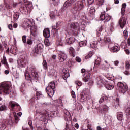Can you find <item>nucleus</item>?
<instances>
[{"mask_svg": "<svg viewBox=\"0 0 130 130\" xmlns=\"http://www.w3.org/2000/svg\"><path fill=\"white\" fill-rule=\"evenodd\" d=\"M29 72L32 77L30 75V73H29V72L26 71L25 72V77L26 80H27V81H30V82H32V79H34V80H36V81L38 80L39 75H38V72L36 70V67H35V66L32 65L29 68Z\"/></svg>", "mask_w": 130, "mask_h": 130, "instance_id": "1", "label": "nucleus"}, {"mask_svg": "<svg viewBox=\"0 0 130 130\" xmlns=\"http://www.w3.org/2000/svg\"><path fill=\"white\" fill-rule=\"evenodd\" d=\"M125 9H126V3H123L121 8L122 17L119 21V24L121 28H123L126 24V18H125Z\"/></svg>", "mask_w": 130, "mask_h": 130, "instance_id": "2", "label": "nucleus"}, {"mask_svg": "<svg viewBox=\"0 0 130 130\" xmlns=\"http://www.w3.org/2000/svg\"><path fill=\"white\" fill-rule=\"evenodd\" d=\"M83 8L84 3H83V1H78L73 6V8H71L70 12L73 14V15H76L78 12L82 11Z\"/></svg>", "mask_w": 130, "mask_h": 130, "instance_id": "3", "label": "nucleus"}, {"mask_svg": "<svg viewBox=\"0 0 130 130\" xmlns=\"http://www.w3.org/2000/svg\"><path fill=\"white\" fill-rule=\"evenodd\" d=\"M46 91L49 97H52L54 95V91H55V83L54 82H50L48 87L46 88Z\"/></svg>", "mask_w": 130, "mask_h": 130, "instance_id": "4", "label": "nucleus"}, {"mask_svg": "<svg viewBox=\"0 0 130 130\" xmlns=\"http://www.w3.org/2000/svg\"><path fill=\"white\" fill-rule=\"evenodd\" d=\"M1 90L4 94H6V95H8V94H10V92H11V90L10 89H11V85H10L8 82H3L1 83Z\"/></svg>", "mask_w": 130, "mask_h": 130, "instance_id": "5", "label": "nucleus"}, {"mask_svg": "<svg viewBox=\"0 0 130 130\" xmlns=\"http://www.w3.org/2000/svg\"><path fill=\"white\" fill-rule=\"evenodd\" d=\"M117 88L121 94H124L127 92V90H128V86L127 85L124 84L121 82H118Z\"/></svg>", "mask_w": 130, "mask_h": 130, "instance_id": "6", "label": "nucleus"}, {"mask_svg": "<svg viewBox=\"0 0 130 130\" xmlns=\"http://www.w3.org/2000/svg\"><path fill=\"white\" fill-rule=\"evenodd\" d=\"M43 50V45L42 43L38 44L35 48V50L32 51L34 56H37L38 54H40Z\"/></svg>", "mask_w": 130, "mask_h": 130, "instance_id": "7", "label": "nucleus"}, {"mask_svg": "<svg viewBox=\"0 0 130 130\" xmlns=\"http://www.w3.org/2000/svg\"><path fill=\"white\" fill-rule=\"evenodd\" d=\"M89 97V92H87V91L84 90L80 93V97L77 95V99L80 101V102H84L88 99Z\"/></svg>", "mask_w": 130, "mask_h": 130, "instance_id": "8", "label": "nucleus"}, {"mask_svg": "<svg viewBox=\"0 0 130 130\" xmlns=\"http://www.w3.org/2000/svg\"><path fill=\"white\" fill-rule=\"evenodd\" d=\"M100 19L101 21H104V23H105L111 20V16H109L108 14H106L105 12H102L100 16Z\"/></svg>", "mask_w": 130, "mask_h": 130, "instance_id": "9", "label": "nucleus"}, {"mask_svg": "<svg viewBox=\"0 0 130 130\" xmlns=\"http://www.w3.org/2000/svg\"><path fill=\"white\" fill-rule=\"evenodd\" d=\"M90 72L83 75V78H82V80L83 82H89L88 83L89 86H92L93 85V83L94 82L93 81V80H92V78H91V76H90Z\"/></svg>", "mask_w": 130, "mask_h": 130, "instance_id": "10", "label": "nucleus"}, {"mask_svg": "<svg viewBox=\"0 0 130 130\" xmlns=\"http://www.w3.org/2000/svg\"><path fill=\"white\" fill-rule=\"evenodd\" d=\"M70 27L71 29L75 30L72 34H73V35H77V34H78V31L80 30V24H79L78 22H72L70 24Z\"/></svg>", "mask_w": 130, "mask_h": 130, "instance_id": "11", "label": "nucleus"}, {"mask_svg": "<svg viewBox=\"0 0 130 130\" xmlns=\"http://www.w3.org/2000/svg\"><path fill=\"white\" fill-rule=\"evenodd\" d=\"M67 57L68 56L64 52L62 51H59L58 58L60 62H63Z\"/></svg>", "mask_w": 130, "mask_h": 130, "instance_id": "12", "label": "nucleus"}, {"mask_svg": "<svg viewBox=\"0 0 130 130\" xmlns=\"http://www.w3.org/2000/svg\"><path fill=\"white\" fill-rule=\"evenodd\" d=\"M96 83L99 87H103L106 84V81L102 79L101 77L98 76L96 79Z\"/></svg>", "mask_w": 130, "mask_h": 130, "instance_id": "13", "label": "nucleus"}, {"mask_svg": "<svg viewBox=\"0 0 130 130\" xmlns=\"http://www.w3.org/2000/svg\"><path fill=\"white\" fill-rule=\"evenodd\" d=\"M26 63V58L24 56L21 57L19 60H17L18 67L24 68V66Z\"/></svg>", "mask_w": 130, "mask_h": 130, "instance_id": "14", "label": "nucleus"}, {"mask_svg": "<svg viewBox=\"0 0 130 130\" xmlns=\"http://www.w3.org/2000/svg\"><path fill=\"white\" fill-rule=\"evenodd\" d=\"M20 11L23 15H27L28 14V8L25 4H21L20 8Z\"/></svg>", "mask_w": 130, "mask_h": 130, "instance_id": "15", "label": "nucleus"}, {"mask_svg": "<svg viewBox=\"0 0 130 130\" xmlns=\"http://www.w3.org/2000/svg\"><path fill=\"white\" fill-rule=\"evenodd\" d=\"M113 29H114L113 23H111L109 27H106L105 32L108 35H111L112 32H113Z\"/></svg>", "mask_w": 130, "mask_h": 130, "instance_id": "16", "label": "nucleus"}, {"mask_svg": "<svg viewBox=\"0 0 130 130\" xmlns=\"http://www.w3.org/2000/svg\"><path fill=\"white\" fill-rule=\"evenodd\" d=\"M76 2V0H67L63 5V8H69Z\"/></svg>", "mask_w": 130, "mask_h": 130, "instance_id": "17", "label": "nucleus"}, {"mask_svg": "<svg viewBox=\"0 0 130 130\" xmlns=\"http://www.w3.org/2000/svg\"><path fill=\"white\" fill-rule=\"evenodd\" d=\"M1 63H2V64H4L5 66L6 69H7V70H9V69H10V67H9V64H8V61H7V58L5 56V54L3 55V59L1 60Z\"/></svg>", "mask_w": 130, "mask_h": 130, "instance_id": "18", "label": "nucleus"}, {"mask_svg": "<svg viewBox=\"0 0 130 130\" xmlns=\"http://www.w3.org/2000/svg\"><path fill=\"white\" fill-rule=\"evenodd\" d=\"M40 114L42 116L41 117L42 118L41 120H43L44 121L46 119V117L48 116V113L46 111L40 112Z\"/></svg>", "mask_w": 130, "mask_h": 130, "instance_id": "19", "label": "nucleus"}, {"mask_svg": "<svg viewBox=\"0 0 130 130\" xmlns=\"http://www.w3.org/2000/svg\"><path fill=\"white\" fill-rule=\"evenodd\" d=\"M104 86L106 89H107V90H112L114 88V85L112 84V83H109L107 81H106Z\"/></svg>", "mask_w": 130, "mask_h": 130, "instance_id": "20", "label": "nucleus"}, {"mask_svg": "<svg viewBox=\"0 0 130 130\" xmlns=\"http://www.w3.org/2000/svg\"><path fill=\"white\" fill-rule=\"evenodd\" d=\"M64 118L66 120H71V113L67 110H64Z\"/></svg>", "mask_w": 130, "mask_h": 130, "instance_id": "21", "label": "nucleus"}, {"mask_svg": "<svg viewBox=\"0 0 130 130\" xmlns=\"http://www.w3.org/2000/svg\"><path fill=\"white\" fill-rule=\"evenodd\" d=\"M43 35L45 38H49L50 37V31L48 28L44 29Z\"/></svg>", "mask_w": 130, "mask_h": 130, "instance_id": "22", "label": "nucleus"}, {"mask_svg": "<svg viewBox=\"0 0 130 130\" xmlns=\"http://www.w3.org/2000/svg\"><path fill=\"white\" fill-rule=\"evenodd\" d=\"M76 39L74 37H71L66 40L67 44H73L75 42Z\"/></svg>", "mask_w": 130, "mask_h": 130, "instance_id": "23", "label": "nucleus"}, {"mask_svg": "<svg viewBox=\"0 0 130 130\" xmlns=\"http://www.w3.org/2000/svg\"><path fill=\"white\" fill-rule=\"evenodd\" d=\"M30 34L32 35L34 37H36V36H37V34H38V30L35 28H31Z\"/></svg>", "mask_w": 130, "mask_h": 130, "instance_id": "24", "label": "nucleus"}, {"mask_svg": "<svg viewBox=\"0 0 130 130\" xmlns=\"http://www.w3.org/2000/svg\"><path fill=\"white\" fill-rule=\"evenodd\" d=\"M19 18H20V13L18 12L14 13L13 16V21H18Z\"/></svg>", "mask_w": 130, "mask_h": 130, "instance_id": "25", "label": "nucleus"}, {"mask_svg": "<svg viewBox=\"0 0 130 130\" xmlns=\"http://www.w3.org/2000/svg\"><path fill=\"white\" fill-rule=\"evenodd\" d=\"M103 112L105 115L108 113V106L103 105L102 106Z\"/></svg>", "mask_w": 130, "mask_h": 130, "instance_id": "26", "label": "nucleus"}, {"mask_svg": "<svg viewBox=\"0 0 130 130\" xmlns=\"http://www.w3.org/2000/svg\"><path fill=\"white\" fill-rule=\"evenodd\" d=\"M69 51L71 56H73V57H75L76 56V53H75V49H74V48L70 47L69 49Z\"/></svg>", "mask_w": 130, "mask_h": 130, "instance_id": "27", "label": "nucleus"}, {"mask_svg": "<svg viewBox=\"0 0 130 130\" xmlns=\"http://www.w3.org/2000/svg\"><path fill=\"white\" fill-rule=\"evenodd\" d=\"M70 123H72V121L71 120H66V130H70V128H74L73 127H70Z\"/></svg>", "mask_w": 130, "mask_h": 130, "instance_id": "28", "label": "nucleus"}, {"mask_svg": "<svg viewBox=\"0 0 130 130\" xmlns=\"http://www.w3.org/2000/svg\"><path fill=\"white\" fill-rule=\"evenodd\" d=\"M117 119L118 120H120V121H121L122 119H123V113L122 112H119L117 113Z\"/></svg>", "mask_w": 130, "mask_h": 130, "instance_id": "29", "label": "nucleus"}, {"mask_svg": "<svg viewBox=\"0 0 130 130\" xmlns=\"http://www.w3.org/2000/svg\"><path fill=\"white\" fill-rule=\"evenodd\" d=\"M69 77H70V73L68 71L64 72V70H63V74L62 75L63 79L67 80Z\"/></svg>", "mask_w": 130, "mask_h": 130, "instance_id": "30", "label": "nucleus"}, {"mask_svg": "<svg viewBox=\"0 0 130 130\" xmlns=\"http://www.w3.org/2000/svg\"><path fill=\"white\" fill-rule=\"evenodd\" d=\"M9 105H10L11 108H14V107H15V106H19V104L17 103H16L15 102H14L13 101H11L9 102Z\"/></svg>", "mask_w": 130, "mask_h": 130, "instance_id": "31", "label": "nucleus"}, {"mask_svg": "<svg viewBox=\"0 0 130 130\" xmlns=\"http://www.w3.org/2000/svg\"><path fill=\"white\" fill-rule=\"evenodd\" d=\"M98 45V42L93 41V42L90 43V47L91 48H96L97 47V45Z\"/></svg>", "mask_w": 130, "mask_h": 130, "instance_id": "32", "label": "nucleus"}, {"mask_svg": "<svg viewBox=\"0 0 130 130\" xmlns=\"http://www.w3.org/2000/svg\"><path fill=\"white\" fill-rule=\"evenodd\" d=\"M100 62H101V61L100 60V59H97V60H95L94 63V67H93V69H97L98 66L100 64Z\"/></svg>", "mask_w": 130, "mask_h": 130, "instance_id": "33", "label": "nucleus"}, {"mask_svg": "<svg viewBox=\"0 0 130 130\" xmlns=\"http://www.w3.org/2000/svg\"><path fill=\"white\" fill-rule=\"evenodd\" d=\"M113 52H118L120 50V48H118V46H115L111 48Z\"/></svg>", "mask_w": 130, "mask_h": 130, "instance_id": "34", "label": "nucleus"}, {"mask_svg": "<svg viewBox=\"0 0 130 130\" xmlns=\"http://www.w3.org/2000/svg\"><path fill=\"white\" fill-rule=\"evenodd\" d=\"M80 17L81 19L82 20H83V21H86V20H87V16H86V14L85 13V12H82L80 14Z\"/></svg>", "mask_w": 130, "mask_h": 130, "instance_id": "35", "label": "nucleus"}, {"mask_svg": "<svg viewBox=\"0 0 130 130\" xmlns=\"http://www.w3.org/2000/svg\"><path fill=\"white\" fill-rule=\"evenodd\" d=\"M95 7H91L89 10V13L90 15H94L95 14Z\"/></svg>", "mask_w": 130, "mask_h": 130, "instance_id": "36", "label": "nucleus"}, {"mask_svg": "<svg viewBox=\"0 0 130 130\" xmlns=\"http://www.w3.org/2000/svg\"><path fill=\"white\" fill-rule=\"evenodd\" d=\"M104 42H105V43L110 44V42H111L110 38H109V37L105 38H104Z\"/></svg>", "mask_w": 130, "mask_h": 130, "instance_id": "37", "label": "nucleus"}, {"mask_svg": "<svg viewBox=\"0 0 130 130\" xmlns=\"http://www.w3.org/2000/svg\"><path fill=\"white\" fill-rule=\"evenodd\" d=\"M42 64L44 70H47L48 67H47V62H46V60L43 59Z\"/></svg>", "mask_w": 130, "mask_h": 130, "instance_id": "38", "label": "nucleus"}, {"mask_svg": "<svg viewBox=\"0 0 130 130\" xmlns=\"http://www.w3.org/2000/svg\"><path fill=\"white\" fill-rule=\"evenodd\" d=\"M104 4V0H96V5L98 6H102Z\"/></svg>", "mask_w": 130, "mask_h": 130, "instance_id": "39", "label": "nucleus"}, {"mask_svg": "<svg viewBox=\"0 0 130 130\" xmlns=\"http://www.w3.org/2000/svg\"><path fill=\"white\" fill-rule=\"evenodd\" d=\"M115 103L117 106H120V103H121V102H120V100H119V98H116Z\"/></svg>", "mask_w": 130, "mask_h": 130, "instance_id": "40", "label": "nucleus"}, {"mask_svg": "<svg viewBox=\"0 0 130 130\" xmlns=\"http://www.w3.org/2000/svg\"><path fill=\"white\" fill-rule=\"evenodd\" d=\"M45 44L46 45V46H49V45H50V42H49V40L48 39V38H45Z\"/></svg>", "mask_w": 130, "mask_h": 130, "instance_id": "41", "label": "nucleus"}, {"mask_svg": "<svg viewBox=\"0 0 130 130\" xmlns=\"http://www.w3.org/2000/svg\"><path fill=\"white\" fill-rule=\"evenodd\" d=\"M26 43L28 45H32V44H33V41H32V39H27Z\"/></svg>", "mask_w": 130, "mask_h": 130, "instance_id": "42", "label": "nucleus"}, {"mask_svg": "<svg viewBox=\"0 0 130 130\" xmlns=\"http://www.w3.org/2000/svg\"><path fill=\"white\" fill-rule=\"evenodd\" d=\"M123 35L125 39H127V38L128 37V32L127 31V30H124L123 31Z\"/></svg>", "mask_w": 130, "mask_h": 130, "instance_id": "43", "label": "nucleus"}, {"mask_svg": "<svg viewBox=\"0 0 130 130\" xmlns=\"http://www.w3.org/2000/svg\"><path fill=\"white\" fill-rule=\"evenodd\" d=\"M22 40L23 43H26L27 42V36L26 35H24L22 37Z\"/></svg>", "mask_w": 130, "mask_h": 130, "instance_id": "44", "label": "nucleus"}, {"mask_svg": "<svg viewBox=\"0 0 130 130\" xmlns=\"http://www.w3.org/2000/svg\"><path fill=\"white\" fill-rule=\"evenodd\" d=\"M79 46L80 47H83V46H86V42H85L84 41H81V42H79Z\"/></svg>", "mask_w": 130, "mask_h": 130, "instance_id": "45", "label": "nucleus"}, {"mask_svg": "<svg viewBox=\"0 0 130 130\" xmlns=\"http://www.w3.org/2000/svg\"><path fill=\"white\" fill-rule=\"evenodd\" d=\"M62 22L61 21H58L56 23V28H60L61 27V25Z\"/></svg>", "mask_w": 130, "mask_h": 130, "instance_id": "46", "label": "nucleus"}, {"mask_svg": "<svg viewBox=\"0 0 130 130\" xmlns=\"http://www.w3.org/2000/svg\"><path fill=\"white\" fill-rule=\"evenodd\" d=\"M81 72L82 74L84 73V75H86L87 74H88L89 73H90V71H86V69H81Z\"/></svg>", "mask_w": 130, "mask_h": 130, "instance_id": "47", "label": "nucleus"}, {"mask_svg": "<svg viewBox=\"0 0 130 130\" xmlns=\"http://www.w3.org/2000/svg\"><path fill=\"white\" fill-rule=\"evenodd\" d=\"M7 109H8V108L7 107V106L4 105V106H2L1 107V111H6V110H7Z\"/></svg>", "mask_w": 130, "mask_h": 130, "instance_id": "48", "label": "nucleus"}, {"mask_svg": "<svg viewBox=\"0 0 130 130\" xmlns=\"http://www.w3.org/2000/svg\"><path fill=\"white\" fill-rule=\"evenodd\" d=\"M6 123L5 121H3L2 124L1 125V129H6Z\"/></svg>", "mask_w": 130, "mask_h": 130, "instance_id": "49", "label": "nucleus"}, {"mask_svg": "<svg viewBox=\"0 0 130 130\" xmlns=\"http://www.w3.org/2000/svg\"><path fill=\"white\" fill-rule=\"evenodd\" d=\"M125 112H126V115H128V116H130V108L129 107L126 109V110H125Z\"/></svg>", "mask_w": 130, "mask_h": 130, "instance_id": "50", "label": "nucleus"}, {"mask_svg": "<svg viewBox=\"0 0 130 130\" xmlns=\"http://www.w3.org/2000/svg\"><path fill=\"white\" fill-rule=\"evenodd\" d=\"M125 68L126 70H129L130 69V63L128 61L126 62L125 63Z\"/></svg>", "mask_w": 130, "mask_h": 130, "instance_id": "51", "label": "nucleus"}, {"mask_svg": "<svg viewBox=\"0 0 130 130\" xmlns=\"http://www.w3.org/2000/svg\"><path fill=\"white\" fill-rule=\"evenodd\" d=\"M76 85H78L79 87L82 86V82L80 81L79 80H77L75 81Z\"/></svg>", "mask_w": 130, "mask_h": 130, "instance_id": "52", "label": "nucleus"}, {"mask_svg": "<svg viewBox=\"0 0 130 130\" xmlns=\"http://www.w3.org/2000/svg\"><path fill=\"white\" fill-rule=\"evenodd\" d=\"M102 30H103V27L102 26L100 27L97 30V33L98 34H100V32H102Z\"/></svg>", "mask_w": 130, "mask_h": 130, "instance_id": "53", "label": "nucleus"}, {"mask_svg": "<svg viewBox=\"0 0 130 130\" xmlns=\"http://www.w3.org/2000/svg\"><path fill=\"white\" fill-rule=\"evenodd\" d=\"M14 118H15V122L16 123H18V122H19V120H20V119H19V117L16 115V116H14Z\"/></svg>", "mask_w": 130, "mask_h": 130, "instance_id": "54", "label": "nucleus"}, {"mask_svg": "<svg viewBox=\"0 0 130 130\" xmlns=\"http://www.w3.org/2000/svg\"><path fill=\"white\" fill-rule=\"evenodd\" d=\"M71 96H72V98L75 99V98H76V93H75V91H74L73 90L71 91Z\"/></svg>", "mask_w": 130, "mask_h": 130, "instance_id": "55", "label": "nucleus"}, {"mask_svg": "<svg viewBox=\"0 0 130 130\" xmlns=\"http://www.w3.org/2000/svg\"><path fill=\"white\" fill-rule=\"evenodd\" d=\"M58 102L60 104V106H63V103H62V100L61 99H59L58 100Z\"/></svg>", "mask_w": 130, "mask_h": 130, "instance_id": "56", "label": "nucleus"}, {"mask_svg": "<svg viewBox=\"0 0 130 130\" xmlns=\"http://www.w3.org/2000/svg\"><path fill=\"white\" fill-rule=\"evenodd\" d=\"M6 52H10V53H14V51H13V49L12 48H11L10 49L9 48H8L7 49V50H6Z\"/></svg>", "mask_w": 130, "mask_h": 130, "instance_id": "57", "label": "nucleus"}, {"mask_svg": "<svg viewBox=\"0 0 130 130\" xmlns=\"http://www.w3.org/2000/svg\"><path fill=\"white\" fill-rule=\"evenodd\" d=\"M24 27H25V28H30V27H31V25L29 24L28 22H26L24 24Z\"/></svg>", "mask_w": 130, "mask_h": 130, "instance_id": "58", "label": "nucleus"}, {"mask_svg": "<svg viewBox=\"0 0 130 130\" xmlns=\"http://www.w3.org/2000/svg\"><path fill=\"white\" fill-rule=\"evenodd\" d=\"M28 125L30 127L31 129H33V125L32 124V121L31 120H29Z\"/></svg>", "mask_w": 130, "mask_h": 130, "instance_id": "59", "label": "nucleus"}, {"mask_svg": "<svg viewBox=\"0 0 130 130\" xmlns=\"http://www.w3.org/2000/svg\"><path fill=\"white\" fill-rule=\"evenodd\" d=\"M97 130H108L107 128H101L100 126H98L96 128Z\"/></svg>", "mask_w": 130, "mask_h": 130, "instance_id": "60", "label": "nucleus"}, {"mask_svg": "<svg viewBox=\"0 0 130 130\" xmlns=\"http://www.w3.org/2000/svg\"><path fill=\"white\" fill-rule=\"evenodd\" d=\"M89 5H93L94 0H87Z\"/></svg>", "mask_w": 130, "mask_h": 130, "instance_id": "61", "label": "nucleus"}, {"mask_svg": "<svg viewBox=\"0 0 130 130\" xmlns=\"http://www.w3.org/2000/svg\"><path fill=\"white\" fill-rule=\"evenodd\" d=\"M124 74L125 75H126V76H129V75H130L129 71H128V70H125V71L124 72Z\"/></svg>", "mask_w": 130, "mask_h": 130, "instance_id": "62", "label": "nucleus"}, {"mask_svg": "<svg viewBox=\"0 0 130 130\" xmlns=\"http://www.w3.org/2000/svg\"><path fill=\"white\" fill-rule=\"evenodd\" d=\"M8 28L9 30H13V24H10L8 25Z\"/></svg>", "mask_w": 130, "mask_h": 130, "instance_id": "63", "label": "nucleus"}, {"mask_svg": "<svg viewBox=\"0 0 130 130\" xmlns=\"http://www.w3.org/2000/svg\"><path fill=\"white\" fill-rule=\"evenodd\" d=\"M76 60L77 61V62H80L81 61V58L79 57H76Z\"/></svg>", "mask_w": 130, "mask_h": 130, "instance_id": "64", "label": "nucleus"}]
</instances>
